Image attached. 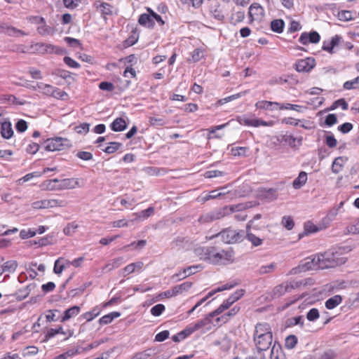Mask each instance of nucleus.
Here are the masks:
<instances>
[{"instance_id":"62","label":"nucleus","mask_w":359,"mask_h":359,"mask_svg":"<svg viewBox=\"0 0 359 359\" xmlns=\"http://www.w3.org/2000/svg\"><path fill=\"white\" fill-rule=\"evenodd\" d=\"M325 143L330 148H333L337 146V141L333 135H330L326 136Z\"/></svg>"},{"instance_id":"55","label":"nucleus","mask_w":359,"mask_h":359,"mask_svg":"<svg viewBox=\"0 0 359 359\" xmlns=\"http://www.w3.org/2000/svg\"><path fill=\"white\" fill-rule=\"evenodd\" d=\"M359 83V76L352 81H346L344 83V88L346 90H351L355 88V85Z\"/></svg>"},{"instance_id":"46","label":"nucleus","mask_w":359,"mask_h":359,"mask_svg":"<svg viewBox=\"0 0 359 359\" xmlns=\"http://www.w3.org/2000/svg\"><path fill=\"white\" fill-rule=\"evenodd\" d=\"M78 228V225L74 222L68 224L63 229L65 235L71 236L75 230Z\"/></svg>"},{"instance_id":"14","label":"nucleus","mask_w":359,"mask_h":359,"mask_svg":"<svg viewBox=\"0 0 359 359\" xmlns=\"http://www.w3.org/2000/svg\"><path fill=\"white\" fill-rule=\"evenodd\" d=\"M271 359H286V357L282 351L280 345L277 341H274L271 351Z\"/></svg>"},{"instance_id":"12","label":"nucleus","mask_w":359,"mask_h":359,"mask_svg":"<svg viewBox=\"0 0 359 359\" xmlns=\"http://www.w3.org/2000/svg\"><path fill=\"white\" fill-rule=\"evenodd\" d=\"M252 226V221H250L246 226V238L252 244L253 246L257 247L262 244V239L255 236L250 231Z\"/></svg>"},{"instance_id":"13","label":"nucleus","mask_w":359,"mask_h":359,"mask_svg":"<svg viewBox=\"0 0 359 359\" xmlns=\"http://www.w3.org/2000/svg\"><path fill=\"white\" fill-rule=\"evenodd\" d=\"M58 182V179L46 180L40 184V187L44 191H59Z\"/></svg>"},{"instance_id":"36","label":"nucleus","mask_w":359,"mask_h":359,"mask_svg":"<svg viewBox=\"0 0 359 359\" xmlns=\"http://www.w3.org/2000/svg\"><path fill=\"white\" fill-rule=\"evenodd\" d=\"M122 144L116 142H111L103 151L107 154H113L120 149Z\"/></svg>"},{"instance_id":"38","label":"nucleus","mask_w":359,"mask_h":359,"mask_svg":"<svg viewBox=\"0 0 359 359\" xmlns=\"http://www.w3.org/2000/svg\"><path fill=\"white\" fill-rule=\"evenodd\" d=\"M5 34L10 36H18V34L22 36L27 35V34L24 31L18 29L12 26H8V27H6V31L5 32Z\"/></svg>"},{"instance_id":"18","label":"nucleus","mask_w":359,"mask_h":359,"mask_svg":"<svg viewBox=\"0 0 359 359\" xmlns=\"http://www.w3.org/2000/svg\"><path fill=\"white\" fill-rule=\"evenodd\" d=\"M1 134L6 139H9L12 137L13 131L10 122L5 121L1 123Z\"/></svg>"},{"instance_id":"39","label":"nucleus","mask_w":359,"mask_h":359,"mask_svg":"<svg viewBox=\"0 0 359 359\" xmlns=\"http://www.w3.org/2000/svg\"><path fill=\"white\" fill-rule=\"evenodd\" d=\"M90 124L87 123H83L80 125L75 126L74 130L79 134H86L89 131Z\"/></svg>"},{"instance_id":"40","label":"nucleus","mask_w":359,"mask_h":359,"mask_svg":"<svg viewBox=\"0 0 359 359\" xmlns=\"http://www.w3.org/2000/svg\"><path fill=\"white\" fill-rule=\"evenodd\" d=\"M262 196L269 201H273L277 198L276 191L273 189H269L262 193Z\"/></svg>"},{"instance_id":"6","label":"nucleus","mask_w":359,"mask_h":359,"mask_svg":"<svg viewBox=\"0 0 359 359\" xmlns=\"http://www.w3.org/2000/svg\"><path fill=\"white\" fill-rule=\"evenodd\" d=\"M226 210L227 207H225L223 209H219L217 210L203 214L199 217L198 222L200 223L204 224L209 223L217 219H219L225 216Z\"/></svg>"},{"instance_id":"61","label":"nucleus","mask_w":359,"mask_h":359,"mask_svg":"<svg viewBox=\"0 0 359 359\" xmlns=\"http://www.w3.org/2000/svg\"><path fill=\"white\" fill-rule=\"evenodd\" d=\"M99 87L101 90H107L109 92L114 90V84L111 82H107V81L101 82L99 85Z\"/></svg>"},{"instance_id":"45","label":"nucleus","mask_w":359,"mask_h":359,"mask_svg":"<svg viewBox=\"0 0 359 359\" xmlns=\"http://www.w3.org/2000/svg\"><path fill=\"white\" fill-rule=\"evenodd\" d=\"M345 233L347 234L359 233V219L355 224L348 226Z\"/></svg>"},{"instance_id":"11","label":"nucleus","mask_w":359,"mask_h":359,"mask_svg":"<svg viewBox=\"0 0 359 359\" xmlns=\"http://www.w3.org/2000/svg\"><path fill=\"white\" fill-rule=\"evenodd\" d=\"M264 15V8L257 3H253L249 8L251 20H260Z\"/></svg>"},{"instance_id":"51","label":"nucleus","mask_w":359,"mask_h":359,"mask_svg":"<svg viewBox=\"0 0 359 359\" xmlns=\"http://www.w3.org/2000/svg\"><path fill=\"white\" fill-rule=\"evenodd\" d=\"M37 46L40 47V51L43 53H51L55 50V47L51 44L40 43Z\"/></svg>"},{"instance_id":"34","label":"nucleus","mask_w":359,"mask_h":359,"mask_svg":"<svg viewBox=\"0 0 359 359\" xmlns=\"http://www.w3.org/2000/svg\"><path fill=\"white\" fill-rule=\"evenodd\" d=\"M276 268V264L275 263H271L268 265L262 266L259 269V273L260 275H264L266 273H270L274 271Z\"/></svg>"},{"instance_id":"23","label":"nucleus","mask_w":359,"mask_h":359,"mask_svg":"<svg viewBox=\"0 0 359 359\" xmlns=\"http://www.w3.org/2000/svg\"><path fill=\"white\" fill-rule=\"evenodd\" d=\"M192 331L190 328V327H187L184 330L180 332L177 334H175L172 337V339L175 342H180L181 340L185 339L188 336L191 335L192 334Z\"/></svg>"},{"instance_id":"32","label":"nucleus","mask_w":359,"mask_h":359,"mask_svg":"<svg viewBox=\"0 0 359 359\" xmlns=\"http://www.w3.org/2000/svg\"><path fill=\"white\" fill-rule=\"evenodd\" d=\"M62 332V327L59 326L56 329L50 328L48 330L47 333L44 336V339H43V342L48 341L50 338L54 337L56 334Z\"/></svg>"},{"instance_id":"60","label":"nucleus","mask_w":359,"mask_h":359,"mask_svg":"<svg viewBox=\"0 0 359 359\" xmlns=\"http://www.w3.org/2000/svg\"><path fill=\"white\" fill-rule=\"evenodd\" d=\"M100 8L102 13L104 15H111L112 14V6L108 3H102L100 4Z\"/></svg>"},{"instance_id":"63","label":"nucleus","mask_w":359,"mask_h":359,"mask_svg":"<svg viewBox=\"0 0 359 359\" xmlns=\"http://www.w3.org/2000/svg\"><path fill=\"white\" fill-rule=\"evenodd\" d=\"M302 29V26L300 23L297 21L292 20L291 21L290 24V27L288 28V32L290 33L295 32L297 31H299Z\"/></svg>"},{"instance_id":"43","label":"nucleus","mask_w":359,"mask_h":359,"mask_svg":"<svg viewBox=\"0 0 359 359\" xmlns=\"http://www.w3.org/2000/svg\"><path fill=\"white\" fill-rule=\"evenodd\" d=\"M320 317L319 311L317 309H311L306 314V318L309 321H315Z\"/></svg>"},{"instance_id":"44","label":"nucleus","mask_w":359,"mask_h":359,"mask_svg":"<svg viewBox=\"0 0 359 359\" xmlns=\"http://www.w3.org/2000/svg\"><path fill=\"white\" fill-rule=\"evenodd\" d=\"M123 257H118L114 259L111 263H109L108 264L106 265V268H109V270L116 269L121 265V264L123 263Z\"/></svg>"},{"instance_id":"35","label":"nucleus","mask_w":359,"mask_h":359,"mask_svg":"<svg viewBox=\"0 0 359 359\" xmlns=\"http://www.w3.org/2000/svg\"><path fill=\"white\" fill-rule=\"evenodd\" d=\"M304 232L306 234L311 233H315L317 232L321 229H323V227H318L315 224H313L311 222H307L304 224Z\"/></svg>"},{"instance_id":"17","label":"nucleus","mask_w":359,"mask_h":359,"mask_svg":"<svg viewBox=\"0 0 359 359\" xmlns=\"http://www.w3.org/2000/svg\"><path fill=\"white\" fill-rule=\"evenodd\" d=\"M307 181L306 172L302 171L298 177L295 178L292 182V186L295 189H299L303 187Z\"/></svg>"},{"instance_id":"16","label":"nucleus","mask_w":359,"mask_h":359,"mask_svg":"<svg viewBox=\"0 0 359 359\" xmlns=\"http://www.w3.org/2000/svg\"><path fill=\"white\" fill-rule=\"evenodd\" d=\"M81 311L79 306H73L65 311L63 317L61 318V322H65L71 318L77 316Z\"/></svg>"},{"instance_id":"64","label":"nucleus","mask_w":359,"mask_h":359,"mask_svg":"<svg viewBox=\"0 0 359 359\" xmlns=\"http://www.w3.org/2000/svg\"><path fill=\"white\" fill-rule=\"evenodd\" d=\"M77 353H78L77 350H76V351L69 350L67 352L63 353L56 356L53 359H67L68 357L73 356V355H76Z\"/></svg>"},{"instance_id":"48","label":"nucleus","mask_w":359,"mask_h":359,"mask_svg":"<svg viewBox=\"0 0 359 359\" xmlns=\"http://www.w3.org/2000/svg\"><path fill=\"white\" fill-rule=\"evenodd\" d=\"M134 220H130L127 221L124 219L116 220L113 222L112 226L114 228H121V227H126L128 226L130 222H133Z\"/></svg>"},{"instance_id":"30","label":"nucleus","mask_w":359,"mask_h":359,"mask_svg":"<svg viewBox=\"0 0 359 359\" xmlns=\"http://www.w3.org/2000/svg\"><path fill=\"white\" fill-rule=\"evenodd\" d=\"M297 342V337L294 334H291L286 337L285 341V346L287 349H292L295 347Z\"/></svg>"},{"instance_id":"57","label":"nucleus","mask_w":359,"mask_h":359,"mask_svg":"<svg viewBox=\"0 0 359 359\" xmlns=\"http://www.w3.org/2000/svg\"><path fill=\"white\" fill-rule=\"evenodd\" d=\"M337 123V117L334 114H330L326 116L325 123L328 126H332Z\"/></svg>"},{"instance_id":"53","label":"nucleus","mask_w":359,"mask_h":359,"mask_svg":"<svg viewBox=\"0 0 359 359\" xmlns=\"http://www.w3.org/2000/svg\"><path fill=\"white\" fill-rule=\"evenodd\" d=\"M241 123L249 126H254V127H258L259 126V119L257 118H244L241 121Z\"/></svg>"},{"instance_id":"2","label":"nucleus","mask_w":359,"mask_h":359,"mask_svg":"<svg viewBox=\"0 0 359 359\" xmlns=\"http://www.w3.org/2000/svg\"><path fill=\"white\" fill-rule=\"evenodd\" d=\"M253 340L258 352L268 350L273 342V334L269 325L257 323L255 326Z\"/></svg>"},{"instance_id":"52","label":"nucleus","mask_w":359,"mask_h":359,"mask_svg":"<svg viewBox=\"0 0 359 359\" xmlns=\"http://www.w3.org/2000/svg\"><path fill=\"white\" fill-rule=\"evenodd\" d=\"M62 261V258H59L55 262L53 271L57 274L61 273L65 269L64 264L62 263L61 264Z\"/></svg>"},{"instance_id":"8","label":"nucleus","mask_w":359,"mask_h":359,"mask_svg":"<svg viewBox=\"0 0 359 359\" xmlns=\"http://www.w3.org/2000/svg\"><path fill=\"white\" fill-rule=\"evenodd\" d=\"M67 139L62 137H55L48 139L45 142V149L47 151H55L63 149L65 142H67Z\"/></svg>"},{"instance_id":"28","label":"nucleus","mask_w":359,"mask_h":359,"mask_svg":"<svg viewBox=\"0 0 359 359\" xmlns=\"http://www.w3.org/2000/svg\"><path fill=\"white\" fill-rule=\"evenodd\" d=\"M38 33L41 36H47L54 33L53 29L46 25V21L37 27Z\"/></svg>"},{"instance_id":"54","label":"nucleus","mask_w":359,"mask_h":359,"mask_svg":"<svg viewBox=\"0 0 359 359\" xmlns=\"http://www.w3.org/2000/svg\"><path fill=\"white\" fill-rule=\"evenodd\" d=\"M222 195H224V193H219L217 190H213L211 191L208 194H207L205 196H204L202 199L203 202H205L210 199L216 198L218 196H220Z\"/></svg>"},{"instance_id":"15","label":"nucleus","mask_w":359,"mask_h":359,"mask_svg":"<svg viewBox=\"0 0 359 359\" xmlns=\"http://www.w3.org/2000/svg\"><path fill=\"white\" fill-rule=\"evenodd\" d=\"M111 130L115 132H121L126 129L127 123L122 118H116L110 126Z\"/></svg>"},{"instance_id":"7","label":"nucleus","mask_w":359,"mask_h":359,"mask_svg":"<svg viewBox=\"0 0 359 359\" xmlns=\"http://www.w3.org/2000/svg\"><path fill=\"white\" fill-rule=\"evenodd\" d=\"M302 284V282H295L293 283H283L276 286L272 291L273 297H280L284 295L286 292H290L292 289L298 287Z\"/></svg>"},{"instance_id":"58","label":"nucleus","mask_w":359,"mask_h":359,"mask_svg":"<svg viewBox=\"0 0 359 359\" xmlns=\"http://www.w3.org/2000/svg\"><path fill=\"white\" fill-rule=\"evenodd\" d=\"M308 37L309 42L312 43H318L320 39L319 34L316 31L311 32L309 34H308Z\"/></svg>"},{"instance_id":"19","label":"nucleus","mask_w":359,"mask_h":359,"mask_svg":"<svg viewBox=\"0 0 359 359\" xmlns=\"http://www.w3.org/2000/svg\"><path fill=\"white\" fill-rule=\"evenodd\" d=\"M348 160L347 157L339 156L334 159L332 165V170L334 173H338L341 171L343 165Z\"/></svg>"},{"instance_id":"49","label":"nucleus","mask_w":359,"mask_h":359,"mask_svg":"<svg viewBox=\"0 0 359 359\" xmlns=\"http://www.w3.org/2000/svg\"><path fill=\"white\" fill-rule=\"evenodd\" d=\"M76 156L83 161H90L93 159V154L88 151H78Z\"/></svg>"},{"instance_id":"33","label":"nucleus","mask_w":359,"mask_h":359,"mask_svg":"<svg viewBox=\"0 0 359 359\" xmlns=\"http://www.w3.org/2000/svg\"><path fill=\"white\" fill-rule=\"evenodd\" d=\"M274 104H275V103H272V102H271V101L262 100V101L257 102L255 104V107L257 109H261L273 110Z\"/></svg>"},{"instance_id":"47","label":"nucleus","mask_w":359,"mask_h":359,"mask_svg":"<svg viewBox=\"0 0 359 359\" xmlns=\"http://www.w3.org/2000/svg\"><path fill=\"white\" fill-rule=\"evenodd\" d=\"M282 224L287 230H291L294 225L292 218L291 217L286 216L283 217Z\"/></svg>"},{"instance_id":"41","label":"nucleus","mask_w":359,"mask_h":359,"mask_svg":"<svg viewBox=\"0 0 359 359\" xmlns=\"http://www.w3.org/2000/svg\"><path fill=\"white\" fill-rule=\"evenodd\" d=\"M149 123L153 126H163L166 124L165 121L163 118H156V117H149Z\"/></svg>"},{"instance_id":"59","label":"nucleus","mask_w":359,"mask_h":359,"mask_svg":"<svg viewBox=\"0 0 359 359\" xmlns=\"http://www.w3.org/2000/svg\"><path fill=\"white\" fill-rule=\"evenodd\" d=\"M39 88L44 90L46 94H50L54 97H57V95L55 94V91L53 86L48 84L42 83L41 85L39 86Z\"/></svg>"},{"instance_id":"4","label":"nucleus","mask_w":359,"mask_h":359,"mask_svg":"<svg viewBox=\"0 0 359 359\" xmlns=\"http://www.w3.org/2000/svg\"><path fill=\"white\" fill-rule=\"evenodd\" d=\"M67 205V201L57 198L43 199L32 203V208L36 210L54 208L56 207L65 208Z\"/></svg>"},{"instance_id":"20","label":"nucleus","mask_w":359,"mask_h":359,"mask_svg":"<svg viewBox=\"0 0 359 359\" xmlns=\"http://www.w3.org/2000/svg\"><path fill=\"white\" fill-rule=\"evenodd\" d=\"M199 266H191L187 269H184L183 271L179 273H175L172 276V279L178 278L179 280L184 279L187 278L189 276H191V274L195 273L196 272L194 271V269L198 268Z\"/></svg>"},{"instance_id":"3","label":"nucleus","mask_w":359,"mask_h":359,"mask_svg":"<svg viewBox=\"0 0 359 359\" xmlns=\"http://www.w3.org/2000/svg\"><path fill=\"white\" fill-rule=\"evenodd\" d=\"M346 259L347 258L342 256V253L340 251L328 250L318 255L317 257H314L313 262L316 263L318 268L327 269L341 265L346 262Z\"/></svg>"},{"instance_id":"5","label":"nucleus","mask_w":359,"mask_h":359,"mask_svg":"<svg viewBox=\"0 0 359 359\" xmlns=\"http://www.w3.org/2000/svg\"><path fill=\"white\" fill-rule=\"evenodd\" d=\"M216 236H219L221 240L225 243H234L242 241L243 233L234 229H226L221 231Z\"/></svg>"},{"instance_id":"25","label":"nucleus","mask_w":359,"mask_h":359,"mask_svg":"<svg viewBox=\"0 0 359 359\" xmlns=\"http://www.w3.org/2000/svg\"><path fill=\"white\" fill-rule=\"evenodd\" d=\"M192 286L191 282H184L180 285H176L172 287V294H175L177 296L179 294L182 293L184 291H187Z\"/></svg>"},{"instance_id":"29","label":"nucleus","mask_w":359,"mask_h":359,"mask_svg":"<svg viewBox=\"0 0 359 359\" xmlns=\"http://www.w3.org/2000/svg\"><path fill=\"white\" fill-rule=\"evenodd\" d=\"M89 285V283H84L81 286L79 287L78 288L71 290L68 292V296L69 297L74 298L78 296L81 295V294L86 290L87 287Z\"/></svg>"},{"instance_id":"1","label":"nucleus","mask_w":359,"mask_h":359,"mask_svg":"<svg viewBox=\"0 0 359 359\" xmlns=\"http://www.w3.org/2000/svg\"><path fill=\"white\" fill-rule=\"evenodd\" d=\"M195 252L200 259L212 264H227L233 260V251L218 249L215 246L201 247L195 250Z\"/></svg>"},{"instance_id":"37","label":"nucleus","mask_w":359,"mask_h":359,"mask_svg":"<svg viewBox=\"0 0 359 359\" xmlns=\"http://www.w3.org/2000/svg\"><path fill=\"white\" fill-rule=\"evenodd\" d=\"M154 212V209L152 207H149L147 209L142 210L140 212L135 213L136 215L135 219H139L140 218L147 219L153 215Z\"/></svg>"},{"instance_id":"56","label":"nucleus","mask_w":359,"mask_h":359,"mask_svg":"<svg viewBox=\"0 0 359 359\" xmlns=\"http://www.w3.org/2000/svg\"><path fill=\"white\" fill-rule=\"evenodd\" d=\"M99 311L96 309H93L92 311L86 312L82 315V317L86 320V321H90L99 315Z\"/></svg>"},{"instance_id":"50","label":"nucleus","mask_w":359,"mask_h":359,"mask_svg":"<svg viewBox=\"0 0 359 359\" xmlns=\"http://www.w3.org/2000/svg\"><path fill=\"white\" fill-rule=\"evenodd\" d=\"M208 321V318H205V319H203L201 320L198 321L196 323H195L194 325L189 326L192 332H194L195 331L199 330L200 328L204 327L207 325Z\"/></svg>"},{"instance_id":"10","label":"nucleus","mask_w":359,"mask_h":359,"mask_svg":"<svg viewBox=\"0 0 359 359\" xmlns=\"http://www.w3.org/2000/svg\"><path fill=\"white\" fill-rule=\"evenodd\" d=\"M77 187H81V185L79 183V180L78 178H65L63 180H59V191L65 189H75Z\"/></svg>"},{"instance_id":"26","label":"nucleus","mask_w":359,"mask_h":359,"mask_svg":"<svg viewBox=\"0 0 359 359\" xmlns=\"http://www.w3.org/2000/svg\"><path fill=\"white\" fill-rule=\"evenodd\" d=\"M285 26V22L281 19L273 20L271 22V28L272 31L276 33H282Z\"/></svg>"},{"instance_id":"27","label":"nucleus","mask_w":359,"mask_h":359,"mask_svg":"<svg viewBox=\"0 0 359 359\" xmlns=\"http://www.w3.org/2000/svg\"><path fill=\"white\" fill-rule=\"evenodd\" d=\"M120 313L118 312H111L107 315L102 316L100 320L99 323L101 325H107L110 323L114 318L120 316Z\"/></svg>"},{"instance_id":"21","label":"nucleus","mask_w":359,"mask_h":359,"mask_svg":"<svg viewBox=\"0 0 359 359\" xmlns=\"http://www.w3.org/2000/svg\"><path fill=\"white\" fill-rule=\"evenodd\" d=\"M143 262H138L128 264L123 269V272L125 273V274H123V276L130 274L135 272V271L141 270Z\"/></svg>"},{"instance_id":"22","label":"nucleus","mask_w":359,"mask_h":359,"mask_svg":"<svg viewBox=\"0 0 359 359\" xmlns=\"http://www.w3.org/2000/svg\"><path fill=\"white\" fill-rule=\"evenodd\" d=\"M342 297L340 295H334L325 302V306L327 309H332L341 304Z\"/></svg>"},{"instance_id":"31","label":"nucleus","mask_w":359,"mask_h":359,"mask_svg":"<svg viewBox=\"0 0 359 359\" xmlns=\"http://www.w3.org/2000/svg\"><path fill=\"white\" fill-rule=\"evenodd\" d=\"M18 266V263L16 261L11 260L5 262L2 266L3 269L0 271V275H1L4 271H14Z\"/></svg>"},{"instance_id":"24","label":"nucleus","mask_w":359,"mask_h":359,"mask_svg":"<svg viewBox=\"0 0 359 359\" xmlns=\"http://www.w3.org/2000/svg\"><path fill=\"white\" fill-rule=\"evenodd\" d=\"M138 22L141 25L146 26L147 27H153L154 25V21L149 13L142 14L139 18Z\"/></svg>"},{"instance_id":"9","label":"nucleus","mask_w":359,"mask_h":359,"mask_svg":"<svg viewBox=\"0 0 359 359\" xmlns=\"http://www.w3.org/2000/svg\"><path fill=\"white\" fill-rule=\"evenodd\" d=\"M315 60L312 57H307L297 61L295 64V69L299 72H309L314 68Z\"/></svg>"},{"instance_id":"42","label":"nucleus","mask_w":359,"mask_h":359,"mask_svg":"<svg viewBox=\"0 0 359 359\" xmlns=\"http://www.w3.org/2000/svg\"><path fill=\"white\" fill-rule=\"evenodd\" d=\"M165 306L161 304H158L153 306L151 309V313L154 316H159L164 311H165Z\"/></svg>"}]
</instances>
